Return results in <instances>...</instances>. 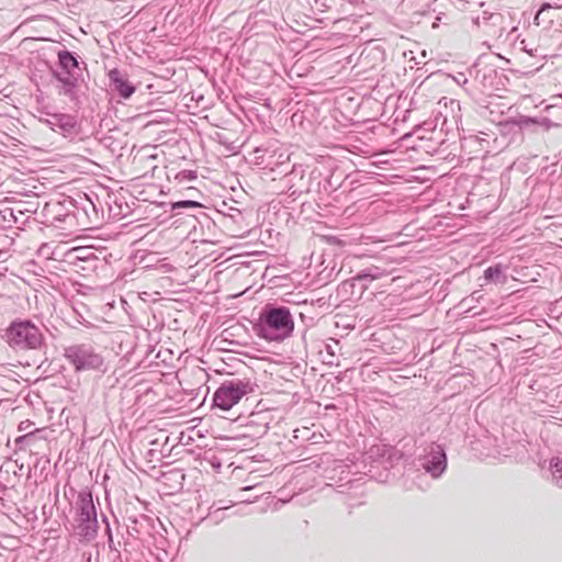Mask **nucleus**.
<instances>
[{
  "label": "nucleus",
  "instance_id": "f257e3e1",
  "mask_svg": "<svg viewBox=\"0 0 562 562\" xmlns=\"http://www.w3.org/2000/svg\"><path fill=\"white\" fill-rule=\"evenodd\" d=\"M254 329L259 337L268 341H282L292 335L294 321L288 307L267 305Z\"/></svg>",
  "mask_w": 562,
  "mask_h": 562
},
{
  "label": "nucleus",
  "instance_id": "f03ea898",
  "mask_svg": "<svg viewBox=\"0 0 562 562\" xmlns=\"http://www.w3.org/2000/svg\"><path fill=\"white\" fill-rule=\"evenodd\" d=\"M7 344L16 351L40 349L44 344L42 329L30 319H16L5 329Z\"/></svg>",
  "mask_w": 562,
  "mask_h": 562
},
{
  "label": "nucleus",
  "instance_id": "7ed1b4c3",
  "mask_svg": "<svg viewBox=\"0 0 562 562\" xmlns=\"http://www.w3.org/2000/svg\"><path fill=\"white\" fill-rule=\"evenodd\" d=\"M64 357L76 371H105L104 359L90 344H75L64 349Z\"/></svg>",
  "mask_w": 562,
  "mask_h": 562
},
{
  "label": "nucleus",
  "instance_id": "20e7f679",
  "mask_svg": "<svg viewBox=\"0 0 562 562\" xmlns=\"http://www.w3.org/2000/svg\"><path fill=\"white\" fill-rule=\"evenodd\" d=\"M77 530L80 537L91 540L98 530L97 510L90 492H80L76 504Z\"/></svg>",
  "mask_w": 562,
  "mask_h": 562
},
{
  "label": "nucleus",
  "instance_id": "39448f33",
  "mask_svg": "<svg viewBox=\"0 0 562 562\" xmlns=\"http://www.w3.org/2000/svg\"><path fill=\"white\" fill-rule=\"evenodd\" d=\"M252 392L249 381L234 379L224 381L213 396L214 405L223 411H229L245 395Z\"/></svg>",
  "mask_w": 562,
  "mask_h": 562
},
{
  "label": "nucleus",
  "instance_id": "423d86ee",
  "mask_svg": "<svg viewBox=\"0 0 562 562\" xmlns=\"http://www.w3.org/2000/svg\"><path fill=\"white\" fill-rule=\"evenodd\" d=\"M423 469L434 479H438L447 469V457L443 448L432 443L420 459Z\"/></svg>",
  "mask_w": 562,
  "mask_h": 562
},
{
  "label": "nucleus",
  "instance_id": "0eeeda50",
  "mask_svg": "<svg viewBox=\"0 0 562 562\" xmlns=\"http://www.w3.org/2000/svg\"><path fill=\"white\" fill-rule=\"evenodd\" d=\"M58 61L61 71L56 74L57 79L68 89L74 88L79 71L78 60L70 52L61 50L58 53Z\"/></svg>",
  "mask_w": 562,
  "mask_h": 562
},
{
  "label": "nucleus",
  "instance_id": "6e6552de",
  "mask_svg": "<svg viewBox=\"0 0 562 562\" xmlns=\"http://www.w3.org/2000/svg\"><path fill=\"white\" fill-rule=\"evenodd\" d=\"M109 79L112 89L116 91L120 97L128 99L135 92V87L128 80L126 74L122 72L121 70L116 68L110 70Z\"/></svg>",
  "mask_w": 562,
  "mask_h": 562
},
{
  "label": "nucleus",
  "instance_id": "1a4fd4ad",
  "mask_svg": "<svg viewBox=\"0 0 562 562\" xmlns=\"http://www.w3.org/2000/svg\"><path fill=\"white\" fill-rule=\"evenodd\" d=\"M2 172L7 173V180L12 181H22L21 177L25 176L26 167L18 160L13 155H7L2 151V161H1Z\"/></svg>",
  "mask_w": 562,
  "mask_h": 562
},
{
  "label": "nucleus",
  "instance_id": "9d476101",
  "mask_svg": "<svg viewBox=\"0 0 562 562\" xmlns=\"http://www.w3.org/2000/svg\"><path fill=\"white\" fill-rule=\"evenodd\" d=\"M40 121L53 131H60L61 133H68L75 126L74 117L66 114L47 113L44 117H41Z\"/></svg>",
  "mask_w": 562,
  "mask_h": 562
},
{
  "label": "nucleus",
  "instance_id": "9b49d317",
  "mask_svg": "<svg viewBox=\"0 0 562 562\" xmlns=\"http://www.w3.org/2000/svg\"><path fill=\"white\" fill-rule=\"evenodd\" d=\"M8 198H4L2 201V229L11 228L14 224H23L24 221L20 220V217L24 216V212L15 206H7Z\"/></svg>",
  "mask_w": 562,
  "mask_h": 562
},
{
  "label": "nucleus",
  "instance_id": "f8f14e48",
  "mask_svg": "<svg viewBox=\"0 0 562 562\" xmlns=\"http://www.w3.org/2000/svg\"><path fill=\"white\" fill-rule=\"evenodd\" d=\"M484 279L495 284H505L507 282V276L501 265L486 268L484 270Z\"/></svg>",
  "mask_w": 562,
  "mask_h": 562
},
{
  "label": "nucleus",
  "instance_id": "ddd939ff",
  "mask_svg": "<svg viewBox=\"0 0 562 562\" xmlns=\"http://www.w3.org/2000/svg\"><path fill=\"white\" fill-rule=\"evenodd\" d=\"M387 274L389 273L384 269H381L379 267L372 266V267H369V268L362 270L361 272H359L355 277V280L372 282V281L379 280V279H381V278H383V277H385Z\"/></svg>",
  "mask_w": 562,
  "mask_h": 562
},
{
  "label": "nucleus",
  "instance_id": "4468645a",
  "mask_svg": "<svg viewBox=\"0 0 562 562\" xmlns=\"http://www.w3.org/2000/svg\"><path fill=\"white\" fill-rule=\"evenodd\" d=\"M552 482L562 490V458H552L550 461Z\"/></svg>",
  "mask_w": 562,
  "mask_h": 562
},
{
  "label": "nucleus",
  "instance_id": "2eb2a0df",
  "mask_svg": "<svg viewBox=\"0 0 562 562\" xmlns=\"http://www.w3.org/2000/svg\"><path fill=\"white\" fill-rule=\"evenodd\" d=\"M16 236H19V233L15 231H11V234H2V249L4 247L10 248L11 246H13Z\"/></svg>",
  "mask_w": 562,
  "mask_h": 562
},
{
  "label": "nucleus",
  "instance_id": "dca6fc26",
  "mask_svg": "<svg viewBox=\"0 0 562 562\" xmlns=\"http://www.w3.org/2000/svg\"><path fill=\"white\" fill-rule=\"evenodd\" d=\"M198 206H200V203L194 202V201H190V200L180 201V202H177V203L173 204V209L198 207Z\"/></svg>",
  "mask_w": 562,
  "mask_h": 562
},
{
  "label": "nucleus",
  "instance_id": "f3484780",
  "mask_svg": "<svg viewBox=\"0 0 562 562\" xmlns=\"http://www.w3.org/2000/svg\"><path fill=\"white\" fill-rule=\"evenodd\" d=\"M548 9H551V5L549 3H543L542 7L540 8V10L538 11V13L536 14L535 16V22L536 24H540L539 20H540V15Z\"/></svg>",
  "mask_w": 562,
  "mask_h": 562
},
{
  "label": "nucleus",
  "instance_id": "a211bd4d",
  "mask_svg": "<svg viewBox=\"0 0 562 562\" xmlns=\"http://www.w3.org/2000/svg\"><path fill=\"white\" fill-rule=\"evenodd\" d=\"M454 80L458 85L464 86L468 82V78L464 74H458V76L454 77Z\"/></svg>",
  "mask_w": 562,
  "mask_h": 562
},
{
  "label": "nucleus",
  "instance_id": "6ab92c4d",
  "mask_svg": "<svg viewBox=\"0 0 562 562\" xmlns=\"http://www.w3.org/2000/svg\"><path fill=\"white\" fill-rule=\"evenodd\" d=\"M106 532H108V536H109V542L111 543L113 541V539H112V533H111V529H110L109 526L106 528Z\"/></svg>",
  "mask_w": 562,
  "mask_h": 562
},
{
  "label": "nucleus",
  "instance_id": "aec40b11",
  "mask_svg": "<svg viewBox=\"0 0 562 562\" xmlns=\"http://www.w3.org/2000/svg\"><path fill=\"white\" fill-rule=\"evenodd\" d=\"M7 229H8V233H9V234H11V231H13V229H12V227H11V228H7ZM14 231H15V232H16V231H19V227H15V229H14Z\"/></svg>",
  "mask_w": 562,
  "mask_h": 562
},
{
  "label": "nucleus",
  "instance_id": "412c9836",
  "mask_svg": "<svg viewBox=\"0 0 562 562\" xmlns=\"http://www.w3.org/2000/svg\"><path fill=\"white\" fill-rule=\"evenodd\" d=\"M486 457H492V458H496L497 456L494 454V453H487Z\"/></svg>",
  "mask_w": 562,
  "mask_h": 562
}]
</instances>
